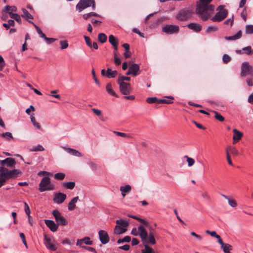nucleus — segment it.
Masks as SVG:
<instances>
[{
    "instance_id": "43",
    "label": "nucleus",
    "mask_w": 253,
    "mask_h": 253,
    "mask_svg": "<svg viewBox=\"0 0 253 253\" xmlns=\"http://www.w3.org/2000/svg\"><path fill=\"white\" fill-rule=\"evenodd\" d=\"M114 133L118 136H120L123 137H127L128 138H132L133 137L131 134H127L124 132H119L114 131Z\"/></svg>"
},
{
    "instance_id": "6",
    "label": "nucleus",
    "mask_w": 253,
    "mask_h": 253,
    "mask_svg": "<svg viewBox=\"0 0 253 253\" xmlns=\"http://www.w3.org/2000/svg\"><path fill=\"white\" fill-rule=\"evenodd\" d=\"M90 6L94 8L95 1L94 0H80L76 5V8L79 12H81L84 9Z\"/></svg>"
},
{
    "instance_id": "15",
    "label": "nucleus",
    "mask_w": 253,
    "mask_h": 253,
    "mask_svg": "<svg viewBox=\"0 0 253 253\" xmlns=\"http://www.w3.org/2000/svg\"><path fill=\"white\" fill-rule=\"evenodd\" d=\"M100 242L103 244H106L109 241V238L108 233L104 230H101L98 232Z\"/></svg>"
},
{
    "instance_id": "20",
    "label": "nucleus",
    "mask_w": 253,
    "mask_h": 253,
    "mask_svg": "<svg viewBox=\"0 0 253 253\" xmlns=\"http://www.w3.org/2000/svg\"><path fill=\"white\" fill-rule=\"evenodd\" d=\"M83 243L86 245H91L93 244V242L92 241H90V239L89 237H84L82 239H78L77 240L76 245L77 246H79L82 247V246H83Z\"/></svg>"
},
{
    "instance_id": "11",
    "label": "nucleus",
    "mask_w": 253,
    "mask_h": 253,
    "mask_svg": "<svg viewBox=\"0 0 253 253\" xmlns=\"http://www.w3.org/2000/svg\"><path fill=\"white\" fill-rule=\"evenodd\" d=\"M66 194L61 192L56 193L54 195L53 201L54 203L60 205L62 204L66 199Z\"/></svg>"
},
{
    "instance_id": "12",
    "label": "nucleus",
    "mask_w": 253,
    "mask_h": 253,
    "mask_svg": "<svg viewBox=\"0 0 253 253\" xmlns=\"http://www.w3.org/2000/svg\"><path fill=\"white\" fill-rule=\"evenodd\" d=\"M120 92L124 95H127L130 92V84L127 83H121L118 84Z\"/></svg>"
},
{
    "instance_id": "2",
    "label": "nucleus",
    "mask_w": 253,
    "mask_h": 253,
    "mask_svg": "<svg viewBox=\"0 0 253 253\" xmlns=\"http://www.w3.org/2000/svg\"><path fill=\"white\" fill-rule=\"evenodd\" d=\"M54 189V185L51 182L49 177H43L39 184V190L42 192L48 190H52Z\"/></svg>"
},
{
    "instance_id": "63",
    "label": "nucleus",
    "mask_w": 253,
    "mask_h": 253,
    "mask_svg": "<svg viewBox=\"0 0 253 253\" xmlns=\"http://www.w3.org/2000/svg\"><path fill=\"white\" fill-rule=\"evenodd\" d=\"M136 220L140 222L141 223H143L144 225L148 227L149 226V222L147 221H146L145 219L140 218L138 217H137Z\"/></svg>"
},
{
    "instance_id": "27",
    "label": "nucleus",
    "mask_w": 253,
    "mask_h": 253,
    "mask_svg": "<svg viewBox=\"0 0 253 253\" xmlns=\"http://www.w3.org/2000/svg\"><path fill=\"white\" fill-rule=\"evenodd\" d=\"M23 14L21 16L24 18L27 21L29 22V19H33V16L25 9L22 8Z\"/></svg>"
},
{
    "instance_id": "28",
    "label": "nucleus",
    "mask_w": 253,
    "mask_h": 253,
    "mask_svg": "<svg viewBox=\"0 0 253 253\" xmlns=\"http://www.w3.org/2000/svg\"><path fill=\"white\" fill-rule=\"evenodd\" d=\"M131 186L129 185H126L125 186H121L120 187V191L122 193V195L124 197L126 193H128L131 190Z\"/></svg>"
},
{
    "instance_id": "56",
    "label": "nucleus",
    "mask_w": 253,
    "mask_h": 253,
    "mask_svg": "<svg viewBox=\"0 0 253 253\" xmlns=\"http://www.w3.org/2000/svg\"><path fill=\"white\" fill-rule=\"evenodd\" d=\"M218 30V28L217 27H215V26H209L207 30H206V32L207 33H211V32H215L216 31H217Z\"/></svg>"
},
{
    "instance_id": "51",
    "label": "nucleus",
    "mask_w": 253,
    "mask_h": 253,
    "mask_svg": "<svg viewBox=\"0 0 253 253\" xmlns=\"http://www.w3.org/2000/svg\"><path fill=\"white\" fill-rule=\"evenodd\" d=\"M114 63L117 65H120L121 64V61L116 52H114Z\"/></svg>"
},
{
    "instance_id": "49",
    "label": "nucleus",
    "mask_w": 253,
    "mask_h": 253,
    "mask_svg": "<svg viewBox=\"0 0 253 253\" xmlns=\"http://www.w3.org/2000/svg\"><path fill=\"white\" fill-rule=\"evenodd\" d=\"M159 99H158L156 97H148L146 99V101L147 103L149 104H152L153 103H158Z\"/></svg>"
},
{
    "instance_id": "14",
    "label": "nucleus",
    "mask_w": 253,
    "mask_h": 253,
    "mask_svg": "<svg viewBox=\"0 0 253 253\" xmlns=\"http://www.w3.org/2000/svg\"><path fill=\"white\" fill-rule=\"evenodd\" d=\"M21 173V171L19 169H14L12 170H9L6 172L5 174L2 173V174L3 175L2 176L5 177L7 180L10 178L16 177L18 174Z\"/></svg>"
},
{
    "instance_id": "9",
    "label": "nucleus",
    "mask_w": 253,
    "mask_h": 253,
    "mask_svg": "<svg viewBox=\"0 0 253 253\" xmlns=\"http://www.w3.org/2000/svg\"><path fill=\"white\" fill-rule=\"evenodd\" d=\"M253 74V68L248 62H244L241 66V76L244 77L247 75H252Z\"/></svg>"
},
{
    "instance_id": "30",
    "label": "nucleus",
    "mask_w": 253,
    "mask_h": 253,
    "mask_svg": "<svg viewBox=\"0 0 253 253\" xmlns=\"http://www.w3.org/2000/svg\"><path fill=\"white\" fill-rule=\"evenodd\" d=\"M17 10V8L15 6H10V5H6L3 9V11L6 13H7L9 15L10 12H16Z\"/></svg>"
},
{
    "instance_id": "41",
    "label": "nucleus",
    "mask_w": 253,
    "mask_h": 253,
    "mask_svg": "<svg viewBox=\"0 0 253 253\" xmlns=\"http://www.w3.org/2000/svg\"><path fill=\"white\" fill-rule=\"evenodd\" d=\"M214 114V118L219 121L222 122L224 121V118L216 111H212Z\"/></svg>"
},
{
    "instance_id": "53",
    "label": "nucleus",
    "mask_w": 253,
    "mask_h": 253,
    "mask_svg": "<svg viewBox=\"0 0 253 253\" xmlns=\"http://www.w3.org/2000/svg\"><path fill=\"white\" fill-rule=\"evenodd\" d=\"M227 148H228V151H230L233 155H238V151L235 147L229 146V147H228Z\"/></svg>"
},
{
    "instance_id": "16",
    "label": "nucleus",
    "mask_w": 253,
    "mask_h": 253,
    "mask_svg": "<svg viewBox=\"0 0 253 253\" xmlns=\"http://www.w3.org/2000/svg\"><path fill=\"white\" fill-rule=\"evenodd\" d=\"M45 225L49 228L52 232H55L57 230L59 225L55 223L54 221L49 219L44 220Z\"/></svg>"
},
{
    "instance_id": "55",
    "label": "nucleus",
    "mask_w": 253,
    "mask_h": 253,
    "mask_svg": "<svg viewBox=\"0 0 253 253\" xmlns=\"http://www.w3.org/2000/svg\"><path fill=\"white\" fill-rule=\"evenodd\" d=\"M185 158L187 159V161L188 162V166L189 167H191L194 164L195 160L193 158H189L187 156H185Z\"/></svg>"
},
{
    "instance_id": "62",
    "label": "nucleus",
    "mask_w": 253,
    "mask_h": 253,
    "mask_svg": "<svg viewBox=\"0 0 253 253\" xmlns=\"http://www.w3.org/2000/svg\"><path fill=\"white\" fill-rule=\"evenodd\" d=\"M5 62L3 57L0 55V71H1L5 66Z\"/></svg>"
},
{
    "instance_id": "48",
    "label": "nucleus",
    "mask_w": 253,
    "mask_h": 253,
    "mask_svg": "<svg viewBox=\"0 0 253 253\" xmlns=\"http://www.w3.org/2000/svg\"><path fill=\"white\" fill-rule=\"evenodd\" d=\"M145 249L142 250V253H153V249L148 246L147 245L145 244L144 245Z\"/></svg>"
},
{
    "instance_id": "50",
    "label": "nucleus",
    "mask_w": 253,
    "mask_h": 253,
    "mask_svg": "<svg viewBox=\"0 0 253 253\" xmlns=\"http://www.w3.org/2000/svg\"><path fill=\"white\" fill-rule=\"evenodd\" d=\"M130 81V78L129 77H125V76H119L118 79V83L121 84V83H125L124 81Z\"/></svg>"
},
{
    "instance_id": "24",
    "label": "nucleus",
    "mask_w": 253,
    "mask_h": 253,
    "mask_svg": "<svg viewBox=\"0 0 253 253\" xmlns=\"http://www.w3.org/2000/svg\"><path fill=\"white\" fill-rule=\"evenodd\" d=\"M126 231V228L116 225L114 228V233L117 235H119L125 233Z\"/></svg>"
},
{
    "instance_id": "39",
    "label": "nucleus",
    "mask_w": 253,
    "mask_h": 253,
    "mask_svg": "<svg viewBox=\"0 0 253 253\" xmlns=\"http://www.w3.org/2000/svg\"><path fill=\"white\" fill-rule=\"evenodd\" d=\"M98 40L102 43L105 42L107 41V37L104 33H100L98 35Z\"/></svg>"
},
{
    "instance_id": "36",
    "label": "nucleus",
    "mask_w": 253,
    "mask_h": 253,
    "mask_svg": "<svg viewBox=\"0 0 253 253\" xmlns=\"http://www.w3.org/2000/svg\"><path fill=\"white\" fill-rule=\"evenodd\" d=\"M9 16L11 18L14 19L19 23H21V18L20 15L17 13H9Z\"/></svg>"
},
{
    "instance_id": "40",
    "label": "nucleus",
    "mask_w": 253,
    "mask_h": 253,
    "mask_svg": "<svg viewBox=\"0 0 253 253\" xmlns=\"http://www.w3.org/2000/svg\"><path fill=\"white\" fill-rule=\"evenodd\" d=\"M65 174L63 172H58L55 173L54 175V177L56 180H62L65 178Z\"/></svg>"
},
{
    "instance_id": "42",
    "label": "nucleus",
    "mask_w": 253,
    "mask_h": 253,
    "mask_svg": "<svg viewBox=\"0 0 253 253\" xmlns=\"http://www.w3.org/2000/svg\"><path fill=\"white\" fill-rule=\"evenodd\" d=\"M30 119L33 125L37 129H40L41 128V125L36 121L35 118L33 116H31Z\"/></svg>"
},
{
    "instance_id": "13",
    "label": "nucleus",
    "mask_w": 253,
    "mask_h": 253,
    "mask_svg": "<svg viewBox=\"0 0 253 253\" xmlns=\"http://www.w3.org/2000/svg\"><path fill=\"white\" fill-rule=\"evenodd\" d=\"M101 74L102 76H105L107 78H114L118 74V72L116 70H112L110 68H107L106 70L102 69L101 71Z\"/></svg>"
},
{
    "instance_id": "45",
    "label": "nucleus",
    "mask_w": 253,
    "mask_h": 253,
    "mask_svg": "<svg viewBox=\"0 0 253 253\" xmlns=\"http://www.w3.org/2000/svg\"><path fill=\"white\" fill-rule=\"evenodd\" d=\"M130 241H131V238L128 236H126L123 239H118L117 241V243H118V244H121V243H125V242L128 243Z\"/></svg>"
},
{
    "instance_id": "4",
    "label": "nucleus",
    "mask_w": 253,
    "mask_h": 253,
    "mask_svg": "<svg viewBox=\"0 0 253 253\" xmlns=\"http://www.w3.org/2000/svg\"><path fill=\"white\" fill-rule=\"evenodd\" d=\"M131 234L135 236L139 235L141 239L142 243L143 244L146 243L148 233L142 225H139L138 227V230H137L136 228L134 227L131 230Z\"/></svg>"
},
{
    "instance_id": "19",
    "label": "nucleus",
    "mask_w": 253,
    "mask_h": 253,
    "mask_svg": "<svg viewBox=\"0 0 253 253\" xmlns=\"http://www.w3.org/2000/svg\"><path fill=\"white\" fill-rule=\"evenodd\" d=\"M79 201V196L74 197L68 203V209L70 211H72L76 208V204Z\"/></svg>"
},
{
    "instance_id": "37",
    "label": "nucleus",
    "mask_w": 253,
    "mask_h": 253,
    "mask_svg": "<svg viewBox=\"0 0 253 253\" xmlns=\"http://www.w3.org/2000/svg\"><path fill=\"white\" fill-rule=\"evenodd\" d=\"M116 223L117 225L125 228H126L128 225V223L126 221L123 219H119L116 220Z\"/></svg>"
},
{
    "instance_id": "54",
    "label": "nucleus",
    "mask_w": 253,
    "mask_h": 253,
    "mask_svg": "<svg viewBox=\"0 0 253 253\" xmlns=\"http://www.w3.org/2000/svg\"><path fill=\"white\" fill-rule=\"evenodd\" d=\"M60 44L61 45V48L62 49H66L68 47V43L67 41H60Z\"/></svg>"
},
{
    "instance_id": "22",
    "label": "nucleus",
    "mask_w": 253,
    "mask_h": 253,
    "mask_svg": "<svg viewBox=\"0 0 253 253\" xmlns=\"http://www.w3.org/2000/svg\"><path fill=\"white\" fill-rule=\"evenodd\" d=\"M187 27L191 30H192L194 32H199L201 31L202 27L198 23H191L188 24Z\"/></svg>"
},
{
    "instance_id": "38",
    "label": "nucleus",
    "mask_w": 253,
    "mask_h": 253,
    "mask_svg": "<svg viewBox=\"0 0 253 253\" xmlns=\"http://www.w3.org/2000/svg\"><path fill=\"white\" fill-rule=\"evenodd\" d=\"M224 253H230V251L232 250L233 247L229 244H225L221 247Z\"/></svg>"
},
{
    "instance_id": "46",
    "label": "nucleus",
    "mask_w": 253,
    "mask_h": 253,
    "mask_svg": "<svg viewBox=\"0 0 253 253\" xmlns=\"http://www.w3.org/2000/svg\"><path fill=\"white\" fill-rule=\"evenodd\" d=\"M98 14L94 12H91L88 13L84 14L83 15V18L86 20L91 16H98Z\"/></svg>"
},
{
    "instance_id": "10",
    "label": "nucleus",
    "mask_w": 253,
    "mask_h": 253,
    "mask_svg": "<svg viewBox=\"0 0 253 253\" xmlns=\"http://www.w3.org/2000/svg\"><path fill=\"white\" fill-rule=\"evenodd\" d=\"M192 13L191 10L188 9H182L179 11L176 18L181 21H185L191 17Z\"/></svg>"
},
{
    "instance_id": "23",
    "label": "nucleus",
    "mask_w": 253,
    "mask_h": 253,
    "mask_svg": "<svg viewBox=\"0 0 253 253\" xmlns=\"http://www.w3.org/2000/svg\"><path fill=\"white\" fill-rule=\"evenodd\" d=\"M109 42L113 45L115 50H118V40L113 35L109 36Z\"/></svg>"
},
{
    "instance_id": "17",
    "label": "nucleus",
    "mask_w": 253,
    "mask_h": 253,
    "mask_svg": "<svg viewBox=\"0 0 253 253\" xmlns=\"http://www.w3.org/2000/svg\"><path fill=\"white\" fill-rule=\"evenodd\" d=\"M0 164L2 166L6 165L8 167L13 168L15 166L16 162L14 159L9 157L0 161Z\"/></svg>"
},
{
    "instance_id": "1",
    "label": "nucleus",
    "mask_w": 253,
    "mask_h": 253,
    "mask_svg": "<svg viewBox=\"0 0 253 253\" xmlns=\"http://www.w3.org/2000/svg\"><path fill=\"white\" fill-rule=\"evenodd\" d=\"M212 0H199L196 5V12L203 21H206L214 10V5L210 4Z\"/></svg>"
},
{
    "instance_id": "64",
    "label": "nucleus",
    "mask_w": 253,
    "mask_h": 253,
    "mask_svg": "<svg viewBox=\"0 0 253 253\" xmlns=\"http://www.w3.org/2000/svg\"><path fill=\"white\" fill-rule=\"evenodd\" d=\"M45 41L47 42L48 44H50L51 43H53L54 42H55L57 39L54 38H47L45 37V38L44 39Z\"/></svg>"
},
{
    "instance_id": "59",
    "label": "nucleus",
    "mask_w": 253,
    "mask_h": 253,
    "mask_svg": "<svg viewBox=\"0 0 253 253\" xmlns=\"http://www.w3.org/2000/svg\"><path fill=\"white\" fill-rule=\"evenodd\" d=\"M24 210H25V211L26 214L27 215L29 214H30L31 211H30L29 206L26 202H24Z\"/></svg>"
},
{
    "instance_id": "61",
    "label": "nucleus",
    "mask_w": 253,
    "mask_h": 253,
    "mask_svg": "<svg viewBox=\"0 0 253 253\" xmlns=\"http://www.w3.org/2000/svg\"><path fill=\"white\" fill-rule=\"evenodd\" d=\"M90 168L94 171L96 170L97 169V165L92 162H90L88 163Z\"/></svg>"
},
{
    "instance_id": "31",
    "label": "nucleus",
    "mask_w": 253,
    "mask_h": 253,
    "mask_svg": "<svg viewBox=\"0 0 253 253\" xmlns=\"http://www.w3.org/2000/svg\"><path fill=\"white\" fill-rule=\"evenodd\" d=\"M29 22L32 23L34 25V26L35 27V28L36 29V31L37 32L38 34H39L40 37L42 38L43 39H44L45 38V37H46L45 35L42 33V31L41 29L37 25H36L32 21H29Z\"/></svg>"
},
{
    "instance_id": "29",
    "label": "nucleus",
    "mask_w": 253,
    "mask_h": 253,
    "mask_svg": "<svg viewBox=\"0 0 253 253\" xmlns=\"http://www.w3.org/2000/svg\"><path fill=\"white\" fill-rule=\"evenodd\" d=\"M222 196L228 201L229 205L231 207L235 208L237 206L238 204H237V202L235 200L232 199L230 198H229V197H228L225 195H223V194H222Z\"/></svg>"
},
{
    "instance_id": "5",
    "label": "nucleus",
    "mask_w": 253,
    "mask_h": 253,
    "mask_svg": "<svg viewBox=\"0 0 253 253\" xmlns=\"http://www.w3.org/2000/svg\"><path fill=\"white\" fill-rule=\"evenodd\" d=\"M44 244L45 247L49 250L55 251L57 249L58 245L55 243L53 238L51 236L44 234Z\"/></svg>"
},
{
    "instance_id": "3",
    "label": "nucleus",
    "mask_w": 253,
    "mask_h": 253,
    "mask_svg": "<svg viewBox=\"0 0 253 253\" xmlns=\"http://www.w3.org/2000/svg\"><path fill=\"white\" fill-rule=\"evenodd\" d=\"M217 10L218 11L211 18L213 22H220L224 20L228 15V10L224 8V5H219Z\"/></svg>"
},
{
    "instance_id": "44",
    "label": "nucleus",
    "mask_w": 253,
    "mask_h": 253,
    "mask_svg": "<svg viewBox=\"0 0 253 253\" xmlns=\"http://www.w3.org/2000/svg\"><path fill=\"white\" fill-rule=\"evenodd\" d=\"M245 32L247 34H253V25H247L246 26Z\"/></svg>"
},
{
    "instance_id": "60",
    "label": "nucleus",
    "mask_w": 253,
    "mask_h": 253,
    "mask_svg": "<svg viewBox=\"0 0 253 253\" xmlns=\"http://www.w3.org/2000/svg\"><path fill=\"white\" fill-rule=\"evenodd\" d=\"M84 39L85 41V43L87 44V45L90 47H92V44L91 43L90 38L86 36H84Z\"/></svg>"
},
{
    "instance_id": "18",
    "label": "nucleus",
    "mask_w": 253,
    "mask_h": 253,
    "mask_svg": "<svg viewBox=\"0 0 253 253\" xmlns=\"http://www.w3.org/2000/svg\"><path fill=\"white\" fill-rule=\"evenodd\" d=\"M69 154L76 157H82L83 154L79 151L66 146H61Z\"/></svg>"
},
{
    "instance_id": "7",
    "label": "nucleus",
    "mask_w": 253,
    "mask_h": 253,
    "mask_svg": "<svg viewBox=\"0 0 253 253\" xmlns=\"http://www.w3.org/2000/svg\"><path fill=\"white\" fill-rule=\"evenodd\" d=\"M52 214L53 215L57 224L59 225L65 226L67 225L68 222L66 219L62 215L61 212L57 210L52 211Z\"/></svg>"
},
{
    "instance_id": "52",
    "label": "nucleus",
    "mask_w": 253,
    "mask_h": 253,
    "mask_svg": "<svg viewBox=\"0 0 253 253\" xmlns=\"http://www.w3.org/2000/svg\"><path fill=\"white\" fill-rule=\"evenodd\" d=\"M231 58L229 55H228L226 54H224L223 55L222 60H223V62L225 64H227V63H229L231 61Z\"/></svg>"
},
{
    "instance_id": "32",
    "label": "nucleus",
    "mask_w": 253,
    "mask_h": 253,
    "mask_svg": "<svg viewBox=\"0 0 253 253\" xmlns=\"http://www.w3.org/2000/svg\"><path fill=\"white\" fill-rule=\"evenodd\" d=\"M167 98L170 99H159L158 101V104L160 103H165V104H171L173 103L172 100L174 99L173 97L172 96H168Z\"/></svg>"
},
{
    "instance_id": "58",
    "label": "nucleus",
    "mask_w": 253,
    "mask_h": 253,
    "mask_svg": "<svg viewBox=\"0 0 253 253\" xmlns=\"http://www.w3.org/2000/svg\"><path fill=\"white\" fill-rule=\"evenodd\" d=\"M226 158H227V160L228 161V163L230 166H233V163H232V161L231 160V158H230V155H229V152L228 151V148H226Z\"/></svg>"
},
{
    "instance_id": "21",
    "label": "nucleus",
    "mask_w": 253,
    "mask_h": 253,
    "mask_svg": "<svg viewBox=\"0 0 253 253\" xmlns=\"http://www.w3.org/2000/svg\"><path fill=\"white\" fill-rule=\"evenodd\" d=\"M132 75L134 77L139 75V66L137 64L132 63L129 67Z\"/></svg>"
},
{
    "instance_id": "35",
    "label": "nucleus",
    "mask_w": 253,
    "mask_h": 253,
    "mask_svg": "<svg viewBox=\"0 0 253 253\" xmlns=\"http://www.w3.org/2000/svg\"><path fill=\"white\" fill-rule=\"evenodd\" d=\"M242 50L243 53L247 55H251L253 54V50L251 46H248L243 48Z\"/></svg>"
},
{
    "instance_id": "47",
    "label": "nucleus",
    "mask_w": 253,
    "mask_h": 253,
    "mask_svg": "<svg viewBox=\"0 0 253 253\" xmlns=\"http://www.w3.org/2000/svg\"><path fill=\"white\" fill-rule=\"evenodd\" d=\"M0 135L3 137H5L6 139L8 140L13 138L11 133L9 132H6L5 133H1L0 134Z\"/></svg>"
},
{
    "instance_id": "33",
    "label": "nucleus",
    "mask_w": 253,
    "mask_h": 253,
    "mask_svg": "<svg viewBox=\"0 0 253 253\" xmlns=\"http://www.w3.org/2000/svg\"><path fill=\"white\" fill-rule=\"evenodd\" d=\"M106 89L107 92L109 94L112 95V96L117 97V95L116 94V93L115 92V91L112 89V85L111 84L109 83V84H107V85L106 86Z\"/></svg>"
},
{
    "instance_id": "34",
    "label": "nucleus",
    "mask_w": 253,
    "mask_h": 253,
    "mask_svg": "<svg viewBox=\"0 0 253 253\" xmlns=\"http://www.w3.org/2000/svg\"><path fill=\"white\" fill-rule=\"evenodd\" d=\"M146 243H149L151 245H154L156 244V240L154 237V235L152 232H150L148 236V240H147Z\"/></svg>"
},
{
    "instance_id": "25",
    "label": "nucleus",
    "mask_w": 253,
    "mask_h": 253,
    "mask_svg": "<svg viewBox=\"0 0 253 253\" xmlns=\"http://www.w3.org/2000/svg\"><path fill=\"white\" fill-rule=\"evenodd\" d=\"M233 131L234 132V135L233 137V139L234 141H239V140H240L242 138L243 134L241 132H240L237 129H234Z\"/></svg>"
},
{
    "instance_id": "26",
    "label": "nucleus",
    "mask_w": 253,
    "mask_h": 253,
    "mask_svg": "<svg viewBox=\"0 0 253 253\" xmlns=\"http://www.w3.org/2000/svg\"><path fill=\"white\" fill-rule=\"evenodd\" d=\"M75 182L73 181L64 182L62 183V186L68 189L72 190L75 187Z\"/></svg>"
},
{
    "instance_id": "8",
    "label": "nucleus",
    "mask_w": 253,
    "mask_h": 253,
    "mask_svg": "<svg viewBox=\"0 0 253 253\" xmlns=\"http://www.w3.org/2000/svg\"><path fill=\"white\" fill-rule=\"evenodd\" d=\"M179 31V27L176 25L167 24L162 28V32L168 34H177Z\"/></svg>"
},
{
    "instance_id": "57",
    "label": "nucleus",
    "mask_w": 253,
    "mask_h": 253,
    "mask_svg": "<svg viewBox=\"0 0 253 253\" xmlns=\"http://www.w3.org/2000/svg\"><path fill=\"white\" fill-rule=\"evenodd\" d=\"M44 150V148L41 145H38L33 148L32 151H42Z\"/></svg>"
}]
</instances>
